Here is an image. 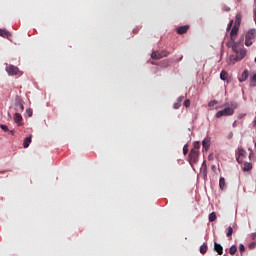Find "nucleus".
I'll use <instances>...</instances> for the list:
<instances>
[{
	"mask_svg": "<svg viewBox=\"0 0 256 256\" xmlns=\"http://www.w3.org/2000/svg\"><path fill=\"white\" fill-rule=\"evenodd\" d=\"M229 253H230V255H235V253H237V246L233 245V246L229 249Z\"/></svg>",
	"mask_w": 256,
	"mask_h": 256,
	"instance_id": "b1692460",
	"label": "nucleus"
},
{
	"mask_svg": "<svg viewBox=\"0 0 256 256\" xmlns=\"http://www.w3.org/2000/svg\"><path fill=\"white\" fill-rule=\"evenodd\" d=\"M249 78V71L244 70L241 77L239 78L240 83H243V81H247Z\"/></svg>",
	"mask_w": 256,
	"mask_h": 256,
	"instance_id": "2eb2a0df",
	"label": "nucleus"
},
{
	"mask_svg": "<svg viewBox=\"0 0 256 256\" xmlns=\"http://www.w3.org/2000/svg\"><path fill=\"white\" fill-rule=\"evenodd\" d=\"M15 111L16 113H23V111H25V107L23 106V100L21 98L16 99Z\"/></svg>",
	"mask_w": 256,
	"mask_h": 256,
	"instance_id": "20e7f679",
	"label": "nucleus"
},
{
	"mask_svg": "<svg viewBox=\"0 0 256 256\" xmlns=\"http://www.w3.org/2000/svg\"><path fill=\"white\" fill-rule=\"evenodd\" d=\"M226 11H231V8H226Z\"/></svg>",
	"mask_w": 256,
	"mask_h": 256,
	"instance_id": "79ce46f5",
	"label": "nucleus"
},
{
	"mask_svg": "<svg viewBox=\"0 0 256 256\" xmlns=\"http://www.w3.org/2000/svg\"><path fill=\"white\" fill-rule=\"evenodd\" d=\"M28 117H33V110L31 108L26 110Z\"/></svg>",
	"mask_w": 256,
	"mask_h": 256,
	"instance_id": "c756f323",
	"label": "nucleus"
},
{
	"mask_svg": "<svg viewBox=\"0 0 256 256\" xmlns=\"http://www.w3.org/2000/svg\"><path fill=\"white\" fill-rule=\"evenodd\" d=\"M233 20H230L229 24L227 25L226 31H231V27H233Z\"/></svg>",
	"mask_w": 256,
	"mask_h": 256,
	"instance_id": "c85d7f7f",
	"label": "nucleus"
},
{
	"mask_svg": "<svg viewBox=\"0 0 256 256\" xmlns=\"http://www.w3.org/2000/svg\"><path fill=\"white\" fill-rule=\"evenodd\" d=\"M0 37H5L6 39H9V37H11V32L0 28Z\"/></svg>",
	"mask_w": 256,
	"mask_h": 256,
	"instance_id": "dca6fc26",
	"label": "nucleus"
},
{
	"mask_svg": "<svg viewBox=\"0 0 256 256\" xmlns=\"http://www.w3.org/2000/svg\"><path fill=\"white\" fill-rule=\"evenodd\" d=\"M0 173H5V171H0Z\"/></svg>",
	"mask_w": 256,
	"mask_h": 256,
	"instance_id": "a18cd8bd",
	"label": "nucleus"
},
{
	"mask_svg": "<svg viewBox=\"0 0 256 256\" xmlns=\"http://www.w3.org/2000/svg\"><path fill=\"white\" fill-rule=\"evenodd\" d=\"M241 19H242L241 14H236L235 21H234V27H238V28L241 27Z\"/></svg>",
	"mask_w": 256,
	"mask_h": 256,
	"instance_id": "4468645a",
	"label": "nucleus"
},
{
	"mask_svg": "<svg viewBox=\"0 0 256 256\" xmlns=\"http://www.w3.org/2000/svg\"><path fill=\"white\" fill-rule=\"evenodd\" d=\"M207 249H208L207 243L202 244V245L200 246V253H201L202 255H205V253H207Z\"/></svg>",
	"mask_w": 256,
	"mask_h": 256,
	"instance_id": "412c9836",
	"label": "nucleus"
},
{
	"mask_svg": "<svg viewBox=\"0 0 256 256\" xmlns=\"http://www.w3.org/2000/svg\"><path fill=\"white\" fill-rule=\"evenodd\" d=\"M239 251H240V253H244L245 252V245L240 244Z\"/></svg>",
	"mask_w": 256,
	"mask_h": 256,
	"instance_id": "72a5a7b5",
	"label": "nucleus"
},
{
	"mask_svg": "<svg viewBox=\"0 0 256 256\" xmlns=\"http://www.w3.org/2000/svg\"><path fill=\"white\" fill-rule=\"evenodd\" d=\"M189 163L190 165H195V163H197V161H199V150H190L189 156Z\"/></svg>",
	"mask_w": 256,
	"mask_h": 256,
	"instance_id": "7ed1b4c3",
	"label": "nucleus"
},
{
	"mask_svg": "<svg viewBox=\"0 0 256 256\" xmlns=\"http://www.w3.org/2000/svg\"><path fill=\"white\" fill-rule=\"evenodd\" d=\"M235 113V110L231 107L224 108L216 113V118L220 119V117H230Z\"/></svg>",
	"mask_w": 256,
	"mask_h": 256,
	"instance_id": "f03ea898",
	"label": "nucleus"
},
{
	"mask_svg": "<svg viewBox=\"0 0 256 256\" xmlns=\"http://www.w3.org/2000/svg\"><path fill=\"white\" fill-rule=\"evenodd\" d=\"M231 137H233V133H230V139H231Z\"/></svg>",
	"mask_w": 256,
	"mask_h": 256,
	"instance_id": "37998d69",
	"label": "nucleus"
},
{
	"mask_svg": "<svg viewBox=\"0 0 256 256\" xmlns=\"http://www.w3.org/2000/svg\"><path fill=\"white\" fill-rule=\"evenodd\" d=\"M253 169V164L246 162L243 166V171H251Z\"/></svg>",
	"mask_w": 256,
	"mask_h": 256,
	"instance_id": "a211bd4d",
	"label": "nucleus"
},
{
	"mask_svg": "<svg viewBox=\"0 0 256 256\" xmlns=\"http://www.w3.org/2000/svg\"><path fill=\"white\" fill-rule=\"evenodd\" d=\"M200 147L201 144L199 142H194V148H192V150L199 151Z\"/></svg>",
	"mask_w": 256,
	"mask_h": 256,
	"instance_id": "a878e982",
	"label": "nucleus"
},
{
	"mask_svg": "<svg viewBox=\"0 0 256 256\" xmlns=\"http://www.w3.org/2000/svg\"><path fill=\"white\" fill-rule=\"evenodd\" d=\"M212 169H215V165L212 166Z\"/></svg>",
	"mask_w": 256,
	"mask_h": 256,
	"instance_id": "c03bdc74",
	"label": "nucleus"
},
{
	"mask_svg": "<svg viewBox=\"0 0 256 256\" xmlns=\"http://www.w3.org/2000/svg\"><path fill=\"white\" fill-rule=\"evenodd\" d=\"M256 247V243L255 242H252L249 244V249H255Z\"/></svg>",
	"mask_w": 256,
	"mask_h": 256,
	"instance_id": "e433bc0d",
	"label": "nucleus"
},
{
	"mask_svg": "<svg viewBox=\"0 0 256 256\" xmlns=\"http://www.w3.org/2000/svg\"><path fill=\"white\" fill-rule=\"evenodd\" d=\"M253 123H254V127H256V119L254 120V122H253Z\"/></svg>",
	"mask_w": 256,
	"mask_h": 256,
	"instance_id": "a19ab883",
	"label": "nucleus"
},
{
	"mask_svg": "<svg viewBox=\"0 0 256 256\" xmlns=\"http://www.w3.org/2000/svg\"><path fill=\"white\" fill-rule=\"evenodd\" d=\"M250 85L251 87H256V74H254L253 77L251 78Z\"/></svg>",
	"mask_w": 256,
	"mask_h": 256,
	"instance_id": "393cba45",
	"label": "nucleus"
},
{
	"mask_svg": "<svg viewBox=\"0 0 256 256\" xmlns=\"http://www.w3.org/2000/svg\"><path fill=\"white\" fill-rule=\"evenodd\" d=\"M214 251L218 253V255H223V246L217 242H214Z\"/></svg>",
	"mask_w": 256,
	"mask_h": 256,
	"instance_id": "ddd939ff",
	"label": "nucleus"
},
{
	"mask_svg": "<svg viewBox=\"0 0 256 256\" xmlns=\"http://www.w3.org/2000/svg\"><path fill=\"white\" fill-rule=\"evenodd\" d=\"M9 134H10V135H15V131H14V130H10V131H9Z\"/></svg>",
	"mask_w": 256,
	"mask_h": 256,
	"instance_id": "58836bf2",
	"label": "nucleus"
},
{
	"mask_svg": "<svg viewBox=\"0 0 256 256\" xmlns=\"http://www.w3.org/2000/svg\"><path fill=\"white\" fill-rule=\"evenodd\" d=\"M191 105V100L187 99L184 101V107H189Z\"/></svg>",
	"mask_w": 256,
	"mask_h": 256,
	"instance_id": "2f4dec72",
	"label": "nucleus"
},
{
	"mask_svg": "<svg viewBox=\"0 0 256 256\" xmlns=\"http://www.w3.org/2000/svg\"><path fill=\"white\" fill-rule=\"evenodd\" d=\"M247 152L243 148L238 149V156L236 158L237 163H243V159L245 158V155Z\"/></svg>",
	"mask_w": 256,
	"mask_h": 256,
	"instance_id": "1a4fd4ad",
	"label": "nucleus"
},
{
	"mask_svg": "<svg viewBox=\"0 0 256 256\" xmlns=\"http://www.w3.org/2000/svg\"><path fill=\"white\" fill-rule=\"evenodd\" d=\"M185 99V96H180L179 98H178V103H183V100Z\"/></svg>",
	"mask_w": 256,
	"mask_h": 256,
	"instance_id": "4c0bfd02",
	"label": "nucleus"
},
{
	"mask_svg": "<svg viewBox=\"0 0 256 256\" xmlns=\"http://www.w3.org/2000/svg\"><path fill=\"white\" fill-rule=\"evenodd\" d=\"M6 71L9 75H19V68L11 64L6 66Z\"/></svg>",
	"mask_w": 256,
	"mask_h": 256,
	"instance_id": "0eeeda50",
	"label": "nucleus"
},
{
	"mask_svg": "<svg viewBox=\"0 0 256 256\" xmlns=\"http://www.w3.org/2000/svg\"><path fill=\"white\" fill-rule=\"evenodd\" d=\"M14 121H15V123H21V121H23V116H21L20 112L15 113Z\"/></svg>",
	"mask_w": 256,
	"mask_h": 256,
	"instance_id": "f3484780",
	"label": "nucleus"
},
{
	"mask_svg": "<svg viewBox=\"0 0 256 256\" xmlns=\"http://www.w3.org/2000/svg\"><path fill=\"white\" fill-rule=\"evenodd\" d=\"M245 55H247V51L245 49L240 48L238 52H236V56L233 58L234 61H241Z\"/></svg>",
	"mask_w": 256,
	"mask_h": 256,
	"instance_id": "6e6552de",
	"label": "nucleus"
},
{
	"mask_svg": "<svg viewBox=\"0 0 256 256\" xmlns=\"http://www.w3.org/2000/svg\"><path fill=\"white\" fill-rule=\"evenodd\" d=\"M167 55H169V53H167V51L162 50L161 52L159 51H154L151 54V57L153 59H163V57H167Z\"/></svg>",
	"mask_w": 256,
	"mask_h": 256,
	"instance_id": "39448f33",
	"label": "nucleus"
},
{
	"mask_svg": "<svg viewBox=\"0 0 256 256\" xmlns=\"http://www.w3.org/2000/svg\"><path fill=\"white\" fill-rule=\"evenodd\" d=\"M217 220V214H215V212H212L209 214V221L210 223H213V221Z\"/></svg>",
	"mask_w": 256,
	"mask_h": 256,
	"instance_id": "4be33fe9",
	"label": "nucleus"
},
{
	"mask_svg": "<svg viewBox=\"0 0 256 256\" xmlns=\"http://www.w3.org/2000/svg\"><path fill=\"white\" fill-rule=\"evenodd\" d=\"M179 107H181V103L180 102L174 103V105H173L174 109H179Z\"/></svg>",
	"mask_w": 256,
	"mask_h": 256,
	"instance_id": "c9c22d12",
	"label": "nucleus"
},
{
	"mask_svg": "<svg viewBox=\"0 0 256 256\" xmlns=\"http://www.w3.org/2000/svg\"><path fill=\"white\" fill-rule=\"evenodd\" d=\"M227 77H229V74L225 70H222L220 73V79L222 81H227Z\"/></svg>",
	"mask_w": 256,
	"mask_h": 256,
	"instance_id": "6ab92c4d",
	"label": "nucleus"
},
{
	"mask_svg": "<svg viewBox=\"0 0 256 256\" xmlns=\"http://www.w3.org/2000/svg\"><path fill=\"white\" fill-rule=\"evenodd\" d=\"M227 47H232V51H234V53H239V50L241 49V44L239 42H235V41H229L227 43Z\"/></svg>",
	"mask_w": 256,
	"mask_h": 256,
	"instance_id": "423d86ee",
	"label": "nucleus"
},
{
	"mask_svg": "<svg viewBox=\"0 0 256 256\" xmlns=\"http://www.w3.org/2000/svg\"><path fill=\"white\" fill-rule=\"evenodd\" d=\"M189 31V25L180 26L176 29L178 35H185Z\"/></svg>",
	"mask_w": 256,
	"mask_h": 256,
	"instance_id": "9b49d317",
	"label": "nucleus"
},
{
	"mask_svg": "<svg viewBox=\"0 0 256 256\" xmlns=\"http://www.w3.org/2000/svg\"><path fill=\"white\" fill-rule=\"evenodd\" d=\"M219 187L220 189H225V178L221 177L219 180Z\"/></svg>",
	"mask_w": 256,
	"mask_h": 256,
	"instance_id": "5701e85b",
	"label": "nucleus"
},
{
	"mask_svg": "<svg viewBox=\"0 0 256 256\" xmlns=\"http://www.w3.org/2000/svg\"><path fill=\"white\" fill-rule=\"evenodd\" d=\"M208 159H209V161H211V159H213V155H209Z\"/></svg>",
	"mask_w": 256,
	"mask_h": 256,
	"instance_id": "ea45409f",
	"label": "nucleus"
},
{
	"mask_svg": "<svg viewBox=\"0 0 256 256\" xmlns=\"http://www.w3.org/2000/svg\"><path fill=\"white\" fill-rule=\"evenodd\" d=\"M183 153H184V155H187V153H189V148H188L187 144L184 145V147H183Z\"/></svg>",
	"mask_w": 256,
	"mask_h": 256,
	"instance_id": "7c9ffc66",
	"label": "nucleus"
},
{
	"mask_svg": "<svg viewBox=\"0 0 256 256\" xmlns=\"http://www.w3.org/2000/svg\"><path fill=\"white\" fill-rule=\"evenodd\" d=\"M239 33V27L233 26L230 32V41H235Z\"/></svg>",
	"mask_w": 256,
	"mask_h": 256,
	"instance_id": "9d476101",
	"label": "nucleus"
},
{
	"mask_svg": "<svg viewBox=\"0 0 256 256\" xmlns=\"http://www.w3.org/2000/svg\"><path fill=\"white\" fill-rule=\"evenodd\" d=\"M256 37L255 29L249 30L245 35V45L246 47H251L253 45V39Z\"/></svg>",
	"mask_w": 256,
	"mask_h": 256,
	"instance_id": "f257e3e1",
	"label": "nucleus"
},
{
	"mask_svg": "<svg viewBox=\"0 0 256 256\" xmlns=\"http://www.w3.org/2000/svg\"><path fill=\"white\" fill-rule=\"evenodd\" d=\"M1 129L5 132L9 131V127H7V125H0Z\"/></svg>",
	"mask_w": 256,
	"mask_h": 256,
	"instance_id": "f704fd0d",
	"label": "nucleus"
},
{
	"mask_svg": "<svg viewBox=\"0 0 256 256\" xmlns=\"http://www.w3.org/2000/svg\"><path fill=\"white\" fill-rule=\"evenodd\" d=\"M201 169L204 173H207V163L205 161L202 163V168Z\"/></svg>",
	"mask_w": 256,
	"mask_h": 256,
	"instance_id": "bb28decb",
	"label": "nucleus"
},
{
	"mask_svg": "<svg viewBox=\"0 0 256 256\" xmlns=\"http://www.w3.org/2000/svg\"><path fill=\"white\" fill-rule=\"evenodd\" d=\"M30 144H31V137H26L23 142L24 149H27V147H29Z\"/></svg>",
	"mask_w": 256,
	"mask_h": 256,
	"instance_id": "aec40b11",
	"label": "nucleus"
},
{
	"mask_svg": "<svg viewBox=\"0 0 256 256\" xmlns=\"http://www.w3.org/2000/svg\"><path fill=\"white\" fill-rule=\"evenodd\" d=\"M202 146L206 151H209V147H211V138L206 137L203 141H202Z\"/></svg>",
	"mask_w": 256,
	"mask_h": 256,
	"instance_id": "f8f14e48",
	"label": "nucleus"
},
{
	"mask_svg": "<svg viewBox=\"0 0 256 256\" xmlns=\"http://www.w3.org/2000/svg\"><path fill=\"white\" fill-rule=\"evenodd\" d=\"M208 105L210 107H215V105H217V100L210 101Z\"/></svg>",
	"mask_w": 256,
	"mask_h": 256,
	"instance_id": "473e14b6",
	"label": "nucleus"
},
{
	"mask_svg": "<svg viewBox=\"0 0 256 256\" xmlns=\"http://www.w3.org/2000/svg\"><path fill=\"white\" fill-rule=\"evenodd\" d=\"M233 235V227H228L227 237H231Z\"/></svg>",
	"mask_w": 256,
	"mask_h": 256,
	"instance_id": "cd10ccee",
	"label": "nucleus"
}]
</instances>
